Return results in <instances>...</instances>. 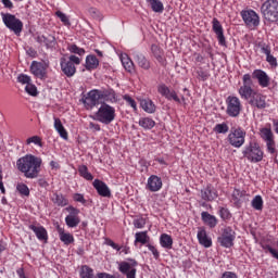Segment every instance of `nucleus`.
Instances as JSON below:
<instances>
[{
    "label": "nucleus",
    "mask_w": 278,
    "mask_h": 278,
    "mask_svg": "<svg viewBox=\"0 0 278 278\" xmlns=\"http://www.w3.org/2000/svg\"><path fill=\"white\" fill-rule=\"evenodd\" d=\"M66 211L70 212V214L65 217L67 227H77V225L81 223V219H79V210L75 208L74 206H68L66 207Z\"/></svg>",
    "instance_id": "ddd939ff"
},
{
    "label": "nucleus",
    "mask_w": 278,
    "mask_h": 278,
    "mask_svg": "<svg viewBox=\"0 0 278 278\" xmlns=\"http://www.w3.org/2000/svg\"><path fill=\"white\" fill-rule=\"evenodd\" d=\"M262 53L266 55V62L271 66V68H277V58L270 54V48L268 46L262 48Z\"/></svg>",
    "instance_id": "c756f323"
},
{
    "label": "nucleus",
    "mask_w": 278,
    "mask_h": 278,
    "mask_svg": "<svg viewBox=\"0 0 278 278\" xmlns=\"http://www.w3.org/2000/svg\"><path fill=\"white\" fill-rule=\"evenodd\" d=\"M261 138H263L265 142H268L269 140L275 139V135H273V130H270V128H262Z\"/></svg>",
    "instance_id": "37998d69"
},
{
    "label": "nucleus",
    "mask_w": 278,
    "mask_h": 278,
    "mask_svg": "<svg viewBox=\"0 0 278 278\" xmlns=\"http://www.w3.org/2000/svg\"><path fill=\"white\" fill-rule=\"evenodd\" d=\"M252 77L253 79H257L258 85L262 88H268V86L270 85V77H268V74H266V72L262 70H255L252 73Z\"/></svg>",
    "instance_id": "f3484780"
},
{
    "label": "nucleus",
    "mask_w": 278,
    "mask_h": 278,
    "mask_svg": "<svg viewBox=\"0 0 278 278\" xmlns=\"http://www.w3.org/2000/svg\"><path fill=\"white\" fill-rule=\"evenodd\" d=\"M219 216H220V218H223V220H227V219L231 218V213H229L228 208L222 207L219 210Z\"/></svg>",
    "instance_id": "5fc2aeb1"
},
{
    "label": "nucleus",
    "mask_w": 278,
    "mask_h": 278,
    "mask_svg": "<svg viewBox=\"0 0 278 278\" xmlns=\"http://www.w3.org/2000/svg\"><path fill=\"white\" fill-rule=\"evenodd\" d=\"M88 13L90 14V16H92V18H101V13L99 12V10H97V8H89Z\"/></svg>",
    "instance_id": "4d7b16f0"
},
{
    "label": "nucleus",
    "mask_w": 278,
    "mask_h": 278,
    "mask_svg": "<svg viewBox=\"0 0 278 278\" xmlns=\"http://www.w3.org/2000/svg\"><path fill=\"white\" fill-rule=\"evenodd\" d=\"M17 169L24 174L26 179H36L40 175V167L42 166V159L26 154L16 162Z\"/></svg>",
    "instance_id": "f257e3e1"
},
{
    "label": "nucleus",
    "mask_w": 278,
    "mask_h": 278,
    "mask_svg": "<svg viewBox=\"0 0 278 278\" xmlns=\"http://www.w3.org/2000/svg\"><path fill=\"white\" fill-rule=\"evenodd\" d=\"M114 118H116V109L103 102L96 113V121L103 123V125H110Z\"/></svg>",
    "instance_id": "20e7f679"
},
{
    "label": "nucleus",
    "mask_w": 278,
    "mask_h": 278,
    "mask_svg": "<svg viewBox=\"0 0 278 278\" xmlns=\"http://www.w3.org/2000/svg\"><path fill=\"white\" fill-rule=\"evenodd\" d=\"M241 16L248 27H257L260 25V15L253 10L241 11Z\"/></svg>",
    "instance_id": "f8f14e48"
},
{
    "label": "nucleus",
    "mask_w": 278,
    "mask_h": 278,
    "mask_svg": "<svg viewBox=\"0 0 278 278\" xmlns=\"http://www.w3.org/2000/svg\"><path fill=\"white\" fill-rule=\"evenodd\" d=\"M28 229L34 231V233H35V236H37L38 240H49V235L47 233V229H45V227L29 225Z\"/></svg>",
    "instance_id": "393cba45"
},
{
    "label": "nucleus",
    "mask_w": 278,
    "mask_h": 278,
    "mask_svg": "<svg viewBox=\"0 0 278 278\" xmlns=\"http://www.w3.org/2000/svg\"><path fill=\"white\" fill-rule=\"evenodd\" d=\"M239 94L241 99L249 101V99L251 100L253 94H255V90H253V87L241 86L239 89Z\"/></svg>",
    "instance_id": "7c9ffc66"
},
{
    "label": "nucleus",
    "mask_w": 278,
    "mask_h": 278,
    "mask_svg": "<svg viewBox=\"0 0 278 278\" xmlns=\"http://www.w3.org/2000/svg\"><path fill=\"white\" fill-rule=\"evenodd\" d=\"M132 58L140 68L149 71L151 68V62L141 52H134Z\"/></svg>",
    "instance_id": "4be33fe9"
},
{
    "label": "nucleus",
    "mask_w": 278,
    "mask_h": 278,
    "mask_svg": "<svg viewBox=\"0 0 278 278\" xmlns=\"http://www.w3.org/2000/svg\"><path fill=\"white\" fill-rule=\"evenodd\" d=\"M201 218L205 225L211 227V229H214L216 225H218V219H216V216L210 214L208 212H202L201 213Z\"/></svg>",
    "instance_id": "a878e982"
},
{
    "label": "nucleus",
    "mask_w": 278,
    "mask_h": 278,
    "mask_svg": "<svg viewBox=\"0 0 278 278\" xmlns=\"http://www.w3.org/2000/svg\"><path fill=\"white\" fill-rule=\"evenodd\" d=\"M93 188L97 190L98 194L100 197H105L110 199L112 197V191L110 190V187L108 185L99 179H96L93 181Z\"/></svg>",
    "instance_id": "aec40b11"
},
{
    "label": "nucleus",
    "mask_w": 278,
    "mask_h": 278,
    "mask_svg": "<svg viewBox=\"0 0 278 278\" xmlns=\"http://www.w3.org/2000/svg\"><path fill=\"white\" fill-rule=\"evenodd\" d=\"M147 244L149 242V235L147 231L136 232L135 235V244Z\"/></svg>",
    "instance_id": "58836bf2"
},
{
    "label": "nucleus",
    "mask_w": 278,
    "mask_h": 278,
    "mask_svg": "<svg viewBox=\"0 0 278 278\" xmlns=\"http://www.w3.org/2000/svg\"><path fill=\"white\" fill-rule=\"evenodd\" d=\"M73 199L77 203H83V205H85V203H86V199L84 198V194H81V193H75Z\"/></svg>",
    "instance_id": "e2e57ef3"
},
{
    "label": "nucleus",
    "mask_w": 278,
    "mask_h": 278,
    "mask_svg": "<svg viewBox=\"0 0 278 278\" xmlns=\"http://www.w3.org/2000/svg\"><path fill=\"white\" fill-rule=\"evenodd\" d=\"M124 99L128 103V105H130V108H134L135 110H137V108H136V100H134L129 96H125Z\"/></svg>",
    "instance_id": "69168bd1"
},
{
    "label": "nucleus",
    "mask_w": 278,
    "mask_h": 278,
    "mask_svg": "<svg viewBox=\"0 0 278 278\" xmlns=\"http://www.w3.org/2000/svg\"><path fill=\"white\" fill-rule=\"evenodd\" d=\"M2 23H4L5 27L13 31L15 36H21V31H23V22L16 17V15L11 13H1Z\"/></svg>",
    "instance_id": "423d86ee"
},
{
    "label": "nucleus",
    "mask_w": 278,
    "mask_h": 278,
    "mask_svg": "<svg viewBox=\"0 0 278 278\" xmlns=\"http://www.w3.org/2000/svg\"><path fill=\"white\" fill-rule=\"evenodd\" d=\"M80 278H94V270L88 265H84L80 270Z\"/></svg>",
    "instance_id": "79ce46f5"
},
{
    "label": "nucleus",
    "mask_w": 278,
    "mask_h": 278,
    "mask_svg": "<svg viewBox=\"0 0 278 278\" xmlns=\"http://www.w3.org/2000/svg\"><path fill=\"white\" fill-rule=\"evenodd\" d=\"M27 144H38L39 147H42V139L38 136H33L26 140Z\"/></svg>",
    "instance_id": "864d4df0"
},
{
    "label": "nucleus",
    "mask_w": 278,
    "mask_h": 278,
    "mask_svg": "<svg viewBox=\"0 0 278 278\" xmlns=\"http://www.w3.org/2000/svg\"><path fill=\"white\" fill-rule=\"evenodd\" d=\"M165 99H167L168 101H172V99H173V101H176V103H181V99H179V97L177 96V92H175V90H172V91L169 90L167 92V97Z\"/></svg>",
    "instance_id": "3c124183"
},
{
    "label": "nucleus",
    "mask_w": 278,
    "mask_h": 278,
    "mask_svg": "<svg viewBox=\"0 0 278 278\" xmlns=\"http://www.w3.org/2000/svg\"><path fill=\"white\" fill-rule=\"evenodd\" d=\"M61 71L66 77H73L77 73L75 64H73L68 59L61 58Z\"/></svg>",
    "instance_id": "a211bd4d"
},
{
    "label": "nucleus",
    "mask_w": 278,
    "mask_h": 278,
    "mask_svg": "<svg viewBox=\"0 0 278 278\" xmlns=\"http://www.w3.org/2000/svg\"><path fill=\"white\" fill-rule=\"evenodd\" d=\"M198 240L202 247H205V249H210V247H212V239L207 238L205 229L198 231Z\"/></svg>",
    "instance_id": "cd10ccee"
},
{
    "label": "nucleus",
    "mask_w": 278,
    "mask_h": 278,
    "mask_svg": "<svg viewBox=\"0 0 278 278\" xmlns=\"http://www.w3.org/2000/svg\"><path fill=\"white\" fill-rule=\"evenodd\" d=\"M165 99H167L168 101H172V99H173V101H176V103H181V99H179V97L177 96V92H175V90H172V91L169 90L167 92V97Z\"/></svg>",
    "instance_id": "8fccbe9b"
},
{
    "label": "nucleus",
    "mask_w": 278,
    "mask_h": 278,
    "mask_svg": "<svg viewBox=\"0 0 278 278\" xmlns=\"http://www.w3.org/2000/svg\"><path fill=\"white\" fill-rule=\"evenodd\" d=\"M48 68H49V63L33 61L30 64V73H33L37 77V79H41V80L47 79Z\"/></svg>",
    "instance_id": "9d476101"
},
{
    "label": "nucleus",
    "mask_w": 278,
    "mask_h": 278,
    "mask_svg": "<svg viewBox=\"0 0 278 278\" xmlns=\"http://www.w3.org/2000/svg\"><path fill=\"white\" fill-rule=\"evenodd\" d=\"M151 51L155 60H157L160 64L162 65L166 64V60L164 59V51L157 45H152Z\"/></svg>",
    "instance_id": "c85d7f7f"
},
{
    "label": "nucleus",
    "mask_w": 278,
    "mask_h": 278,
    "mask_svg": "<svg viewBox=\"0 0 278 278\" xmlns=\"http://www.w3.org/2000/svg\"><path fill=\"white\" fill-rule=\"evenodd\" d=\"M226 113L228 114V116H230L231 118L240 116V112H242V103L240 102V99L238 97L229 96L226 99Z\"/></svg>",
    "instance_id": "6e6552de"
},
{
    "label": "nucleus",
    "mask_w": 278,
    "mask_h": 278,
    "mask_svg": "<svg viewBox=\"0 0 278 278\" xmlns=\"http://www.w3.org/2000/svg\"><path fill=\"white\" fill-rule=\"evenodd\" d=\"M169 91H170V89L166 85L159 86V92H160V94H162V97L167 98Z\"/></svg>",
    "instance_id": "680f3d73"
},
{
    "label": "nucleus",
    "mask_w": 278,
    "mask_h": 278,
    "mask_svg": "<svg viewBox=\"0 0 278 278\" xmlns=\"http://www.w3.org/2000/svg\"><path fill=\"white\" fill-rule=\"evenodd\" d=\"M245 87H252L253 86V79L251 78L250 74L243 75V85Z\"/></svg>",
    "instance_id": "052dcab7"
},
{
    "label": "nucleus",
    "mask_w": 278,
    "mask_h": 278,
    "mask_svg": "<svg viewBox=\"0 0 278 278\" xmlns=\"http://www.w3.org/2000/svg\"><path fill=\"white\" fill-rule=\"evenodd\" d=\"M25 90L30 97H36L38 94V89L35 87V85H31V83H28L26 85Z\"/></svg>",
    "instance_id": "09e8293b"
},
{
    "label": "nucleus",
    "mask_w": 278,
    "mask_h": 278,
    "mask_svg": "<svg viewBox=\"0 0 278 278\" xmlns=\"http://www.w3.org/2000/svg\"><path fill=\"white\" fill-rule=\"evenodd\" d=\"M245 138L247 131H244V129L240 127L231 128L228 135V142L231 144V147H235V149H240V147L244 144Z\"/></svg>",
    "instance_id": "0eeeda50"
},
{
    "label": "nucleus",
    "mask_w": 278,
    "mask_h": 278,
    "mask_svg": "<svg viewBox=\"0 0 278 278\" xmlns=\"http://www.w3.org/2000/svg\"><path fill=\"white\" fill-rule=\"evenodd\" d=\"M103 99L104 101H114L116 97L113 91H101L99 89L90 90L85 98H83V103L86 110H92L96 105H99V101Z\"/></svg>",
    "instance_id": "f03ea898"
},
{
    "label": "nucleus",
    "mask_w": 278,
    "mask_h": 278,
    "mask_svg": "<svg viewBox=\"0 0 278 278\" xmlns=\"http://www.w3.org/2000/svg\"><path fill=\"white\" fill-rule=\"evenodd\" d=\"M129 262H121L118 264V270L122 275H126L127 278H136L137 269L135 266H138V262L136 260L129 258Z\"/></svg>",
    "instance_id": "9b49d317"
},
{
    "label": "nucleus",
    "mask_w": 278,
    "mask_h": 278,
    "mask_svg": "<svg viewBox=\"0 0 278 278\" xmlns=\"http://www.w3.org/2000/svg\"><path fill=\"white\" fill-rule=\"evenodd\" d=\"M105 243L108 244V247H112V249H115V251H121V247L114 243V241H112L111 239H106Z\"/></svg>",
    "instance_id": "338daca9"
},
{
    "label": "nucleus",
    "mask_w": 278,
    "mask_h": 278,
    "mask_svg": "<svg viewBox=\"0 0 278 278\" xmlns=\"http://www.w3.org/2000/svg\"><path fill=\"white\" fill-rule=\"evenodd\" d=\"M162 178L159 177L157 175H151L148 178V182L146 185L147 190L150 192H160L162 190Z\"/></svg>",
    "instance_id": "dca6fc26"
},
{
    "label": "nucleus",
    "mask_w": 278,
    "mask_h": 278,
    "mask_svg": "<svg viewBox=\"0 0 278 278\" xmlns=\"http://www.w3.org/2000/svg\"><path fill=\"white\" fill-rule=\"evenodd\" d=\"M140 106L142 108V110H144V112H148V114H154L155 112V104L151 100H141Z\"/></svg>",
    "instance_id": "72a5a7b5"
},
{
    "label": "nucleus",
    "mask_w": 278,
    "mask_h": 278,
    "mask_svg": "<svg viewBox=\"0 0 278 278\" xmlns=\"http://www.w3.org/2000/svg\"><path fill=\"white\" fill-rule=\"evenodd\" d=\"M16 190L22 194L23 197H29V187L25 184H18L16 187Z\"/></svg>",
    "instance_id": "de8ad7c7"
},
{
    "label": "nucleus",
    "mask_w": 278,
    "mask_h": 278,
    "mask_svg": "<svg viewBox=\"0 0 278 278\" xmlns=\"http://www.w3.org/2000/svg\"><path fill=\"white\" fill-rule=\"evenodd\" d=\"M261 12L270 23H277L278 21V1L277 0H267L261 7Z\"/></svg>",
    "instance_id": "39448f33"
},
{
    "label": "nucleus",
    "mask_w": 278,
    "mask_h": 278,
    "mask_svg": "<svg viewBox=\"0 0 278 278\" xmlns=\"http://www.w3.org/2000/svg\"><path fill=\"white\" fill-rule=\"evenodd\" d=\"M233 240H236V231L229 226L224 228L222 236L217 238V242L225 249H230L233 244Z\"/></svg>",
    "instance_id": "1a4fd4ad"
},
{
    "label": "nucleus",
    "mask_w": 278,
    "mask_h": 278,
    "mask_svg": "<svg viewBox=\"0 0 278 278\" xmlns=\"http://www.w3.org/2000/svg\"><path fill=\"white\" fill-rule=\"evenodd\" d=\"M52 201L53 203H55V205H59L60 207H66V205H68V200L60 193H54L52 197Z\"/></svg>",
    "instance_id": "c9c22d12"
},
{
    "label": "nucleus",
    "mask_w": 278,
    "mask_h": 278,
    "mask_svg": "<svg viewBox=\"0 0 278 278\" xmlns=\"http://www.w3.org/2000/svg\"><path fill=\"white\" fill-rule=\"evenodd\" d=\"M201 197L203 201H214V199L218 198V194L216 193V189L212 185H208L201 190Z\"/></svg>",
    "instance_id": "b1692460"
},
{
    "label": "nucleus",
    "mask_w": 278,
    "mask_h": 278,
    "mask_svg": "<svg viewBox=\"0 0 278 278\" xmlns=\"http://www.w3.org/2000/svg\"><path fill=\"white\" fill-rule=\"evenodd\" d=\"M121 62L127 73H136V65L127 54H122Z\"/></svg>",
    "instance_id": "bb28decb"
},
{
    "label": "nucleus",
    "mask_w": 278,
    "mask_h": 278,
    "mask_svg": "<svg viewBox=\"0 0 278 278\" xmlns=\"http://www.w3.org/2000/svg\"><path fill=\"white\" fill-rule=\"evenodd\" d=\"M213 31L217 36V40L222 47H227V40L225 39V33L223 30V25H220V22L218 18H213Z\"/></svg>",
    "instance_id": "2eb2a0df"
},
{
    "label": "nucleus",
    "mask_w": 278,
    "mask_h": 278,
    "mask_svg": "<svg viewBox=\"0 0 278 278\" xmlns=\"http://www.w3.org/2000/svg\"><path fill=\"white\" fill-rule=\"evenodd\" d=\"M148 3H150L152 11L156 12L159 14H162L164 12V3L160 0H147Z\"/></svg>",
    "instance_id": "e433bc0d"
},
{
    "label": "nucleus",
    "mask_w": 278,
    "mask_h": 278,
    "mask_svg": "<svg viewBox=\"0 0 278 278\" xmlns=\"http://www.w3.org/2000/svg\"><path fill=\"white\" fill-rule=\"evenodd\" d=\"M252 108H257V110L266 109V97L262 93H253L252 98L249 100Z\"/></svg>",
    "instance_id": "6ab92c4d"
},
{
    "label": "nucleus",
    "mask_w": 278,
    "mask_h": 278,
    "mask_svg": "<svg viewBox=\"0 0 278 278\" xmlns=\"http://www.w3.org/2000/svg\"><path fill=\"white\" fill-rule=\"evenodd\" d=\"M17 80L20 84H31V77L25 75V74H21L18 77H17Z\"/></svg>",
    "instance_id": "6e6d98bb"
},
{
    "label": "nucleus",
    "mask_w": 278,
    "mask_h": 278,
    "mask_svg": "<svg viewBox=\"0 0 278 278\" xmlns=\"http://www.w3.org/2000/svg\"><path fill=\"white\" fill-rule=\"evenodd\" d=\"M198 79H201L202 81H206V79L210 77L203 70H199L197 72Z\"/></svg>",
    "instance_id": "0e129e2a"
},
{
    "label": "nucleus",
    "mask_w": 278,
    "mask_h": 278,
    "mask_svg": "<svg viewBox=\"0 0 278 278\" xmlns=\"http://www.w3.org/2000/svg\"><path fill=\"white\" fill-rule=\"evenodd\" d=\"M55 15L58 16V18H60V21H62L64 25H71L68 16H66V14H64L62 11H56Z\"/></svg>",
    "instance_id": "603ef678"
},
{
    "label": "nucleus",
    "mask_w": 278,
    "mask_h": 278,
    "mask_svg": "<svg viewBox=\"0 0 278 278\" xmlns=\"http://www.w3.org/2000/svg\"><path fill=\"white\" fill-rule=\"evenodd\" d=\"M56 231L59 233V238H60L61 242H63V244H65L66 247H68V244H73V242H75V237H73V233L66 232L64 230V228L58 226Z\"/></svg>",
    "instance_id": "5701e85b"
},
{
    "label": "nucleus",
    "mask_w": 278,
    "mask_h": 278,
    "mask_svg": "<svg viewBox=\"0 0 278 278\" xmlns=\"http://www.w3.org/2000/svg\"><path fill=\"white\" fill-rule=\"evenodd\" d=\"M222 278H238V276L236 274H233L232 271H225L223 274Z\"/></svg>",
    "instance_id": "774afa93"
},
{
    "label": "nucleus",
    "mask_w": 278,
    "mask_h": 278,
    "mask_svg": "<svg viewBox=\"0 0 278 278\" xmlns=\"http://www.w3.org/2000/svg\"><path fill=\"white\" fill-rule=\"evenodd\" d=\"M85 66L87 71H94L99 66V59L96 55H87Z\"/></svg>",
    "instance_id": "473e14b6"
},
{
    "label": "nucleus",
    "mask_w": 278,
    "mask_h": 278,
    "mask_svg": "<svg viewBox=\"0 0 278 278\" xmlns=\"http://www.w3.org/2000/svg\"><path fill=\"white\" fill-rule=\"evenodd\" d=\"M78 173H79L80 177H84V179H87V181H92V179H94L92 177V174H90L88 172V166H86V165H80L78 167Z\"/></svg>",
    "instance_id": "a19ab883"
},
{
    "label": "nucleus",
    "mask_w": 278,
    "mask_h": 278,
    "mask_svg": "<svg viewBox=\"0 0 278 278\" xmlns=\"http://www.w3.org/2000/svg\"><path fill=\"white\" fill-rule=\"evenodd\" d=\"M139 125L143 129H153L155 127V121L149 117H142L139 119Z\"/></svg>",
    "instance_id": "4c0bfd02"
},
{
    "label": "nucleus",
    "mask_w": 278,
    "mask_h": 278,
    "mask_svg": "<svg viewBox=\"0 0 278 278\" xmlns=\"http://www.w3.org/2000/svg\"><path fill=\"white\" fill-rule=\"evenodd\" d=\"M54 128L58 130V134H60L63 140H68V132L64 128V125H62V121H60L58 117H54Z\"/></svg>",
    "instance_id": "2f4dec72"
},
{
    "label": "nucleus",
    "mask_w": 278,
    "mask_h": 278,
    "mask_svg": "<svg viewBox=\"0 0 278 278\" xmlns=\"http://www.w3.org/2000/svg\"><path fill=\"white\" fill-rule=\"evenodd\" d=\"M67 49L71 53H75L76 55H84V53H86V50L77 47V45H70Z\"/></svg>",
    "instance_id": "49530a36"
},
{
    "label": "nucleus",
    "mask_w": 278,
    "mask_h": 278,
    "mask_svg": "<svg viewBox=\"0 0 278 278\" xmlns=\"http://www.w3.org/2000/svg\"><path fill=\"white\" fill-rule=\"evenodd\" d=\"M265 142H266L268 153H270V155H275V157H277V148L275 144V139H270L269 141H265Z\"/></svg>",
    "instance_id": "a18cd8bd"
},
{
    "label": "nucleus",
    "mask_w": 278,
    "mask_h": 278,
    "mask_svg": "<svg viewBox=\"0 0 278 278\" xmlns=\"http://www.w3.org/2000/svg\"><path fill=\"white\" fill-rule=\"evenodd\" d=\"M35 40L39 45L47 47V49H53L56 45L55 37L53 35H38L35 37Z\"/></svg>",
    "instance_id": "412c9836"
},
{
    "label": "nucleus",
    "mask_w": 278,
    "mask_h": 278,
    "mask_svg": "<svg viewBox=\"0 0 278 278\" xmlns=\"http://www.w3.org/2000/svg\"><path fill=\"white\" fill-rule=\"evenodd\" d=\"M147 225V220L144 218H138L134 220V226L136 229H142Z\"/></svg>",
    "instance_id": "13d9d810"
},
{
    "label": "nucleus",
    "mask_w": 278,
    "mask_h": 278,
    "mask_svg": "<svg viewBox=\"0 0 278 278\" xmlns=\"http://www.w3.org/2000/svg\"><path fill=\"white\" fill-rule=\"evenodd\" d=\"M263 249H264V251H268L273 255V257L278 260V251L273 249V247L266 244V245H263Z\"/></svg>",
    "instance_id": "bf43d9fd"
},
{
    "label": "nucleus",
    "mask_w": 278,
    "mask_h": 278,
    "mask_svg": "<svg viewBox=\"0 0 278 278\" xmlns=\"http://www.w3.org/2000/svg\"><path fill=\"white\" fill-rule=\"evenodd\" d=\"M232 203L235 207H242V204L249 203V194H247V191L235 189L232 192Z\"/></svg>",
    "instance_id": "4468645a"
},
{
    "label": "nucleus",
    "mask_w": 278,
    "mask_h": 278,
    "mask_svg": "<svg viewBox=\"0 0 278 278\" xmlns=\"http://www.w3.org/2000/svg\"><path fill=\"white\" fill-rule=\"evenodd\" d=\"M213 131H215V134H227L229 131V126L227 123L217 124L213 128Z\"/></svg>",
    "instance_id": "c03bdc74"
},
{
    "label": "nucleus",
    "mask_w": 278,
    "mask_h": 278,
    "mask_svg": "<svg viewBox=\"0 0 278 278\" xmlns=\"http://www.w3.org/2000/svg\"><path fill=\"white\" fill-rule=\"evenodd\" d=\"M251 205L253 210L262 212V210H264V200L262 199V195H255L252 200Z\"/></svg>",
    "instance_id": "ea45409f"
},
{
    "label": "nucleus",
    "mask_w": 278,
    "mask_h": 278,
    "mask_svg": "<svg viewBox=\"0 0 278 278\" xmlns=\"http://www.w3.org/2000/svg\"><path fill=\"white\" fill-rule=\"evenodd\" d=\"M243 157L251 162L252 164H257L264 160V151L260 147V143L251 141L248 146L244 147L242 151Z\"/></svg>",
    "instance_id": "7ed1b4c3"
},
{
    "label": "nucleus",
    "mask_w": 278,
    "mask_h": 278,
    "mask_svg": "<svg viewBox=\"0 0 278 278\" xmlns=\"http://www.w3.org/2000/svg\"><path fill=\"white\" fill-rule=\"evenodd\" d=\"M160 244L163 247V249H173V237L167 233L161 235Z\"/></svg>",
    "instance_id": "f704fd0d"
}]
</instances>
